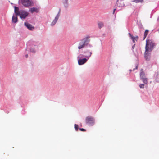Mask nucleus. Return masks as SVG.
<instances>
[{
    "mask_svg": "<svg viewBox=\"0 0 159 159\" xmlns=\"http://www.w3.org/2000/svg\"><path fill=\"white\" fill-rule=\"evenodd\" d=\"M86 52L87 54L83 55L82 54H80L77 57L78 63L79 65H82L86 63L90 57L92 52L90 50H88Z\"/></svg>",
    "mask_w": 159,
    "mask_h": 159,
    "instance_id": "nucleus-1",
    "label": "nucleus"
},
{
    "mask_svg": "<svg viewBox=\"0 0 159 159\" xmlns=\"http://www.w3.org/2000/svg\"><path fill=\"white\" fill-rule=\"evenodd\" d=\"M140 79L143 81L144 84H147L148 79L146 78V77L141 78Z\"/></svg>",
    "mask_w": 159,
    "mask_h": 159,
    "instance_id": "nucleus-16",
    "label": "nucleus"
},
{
    "mask_svg": "<svg viewBox=\"0 0 159 159\" xmlns=\"http://www.w3.org/2000/svg\"><path fill=\"white\" fill-rule=\"evenodd\" d=\"M149 32V30H146L144 32V38L143 39L144 40L145 38H146L147 34H148V33Z\"/></svg>",
    "mask_w": 159,
    "mask_h": 159,
    "instance_id": "nucleus-17",
    "label": "nucleus"
},
{
    "mask_svg": "<svg viewBox=\"0 0 159 159\" xmlns=\"http://www.w3.org/2000/svg\"><path fill=\"white\" fill-rule=\"evenodd\" d=\"M146 77L145 75L143 69H141L140 73V79Z\"/></svg>",
    "mask_w": 159,
    "mask_h": 159,
    "instance_id": "nucleus-11",
    "label": "nucleus"
},
{
    "mask_svg": "<svg viewBox=\"0 0 159 159\" xmlns=\"http://www.w3.org/2000/svg\"><path fill=\"white\" fill-rule=\"evenodd\" d=\"M155 46V44L151 40H147L145 46L146 51H151Z\"/></svg>",
    "mask_w": 159,
    "mask_h": 159,
    "instance_id": "nucleus-3",
    "label": "nucleus"
},
{
    "mask_svg": "<svg viewBox=\"0 0 159 159\" xmlns=\"http://www.w3.org/2000/svg\"><path fill=\"white\" fill-rule=\"evenodd\" d=\"M25 57L26 58H27L28 57V55L26 54L25 55Z\"/></svg>",
    "mask_w": 159,
    "mask_h": 159,
    "instance_id": "nucleus-28",
    "label": "nucleus"
},
{
    "mask_svg": "<svg viewBox=\"0 0 159 159\" xmlns=\"http://www.w3.org/2000/svg\"><path fill=\"white\" fill-rule=\"evenodd\" d=\"M128 34L129 37L131 38V39L132 40L133 43L135 42V40L137 41L138 39V36H136L135 37H134L130 33H129Z\"/></svg>",
    "mask_w": 159,
    "mask_h": 159,
    "instance_id": "nucleus-8",
    "label": "nucleus"
},
{
    "mask_svg": "<svg viewBox=\"0 0 159 159\" xmlns=\"http://www.w3.org/2000/svg\"><path fill=\"white\" fill-rule=\"evenodd\" d=\"M28 14L29 13L27 12L24 10H21L19 16L21 19H25Z\"/></svg>",
    "mask_w": 159,
    "mask_h": 159,
    "instance_id": "nucleus-6",
    "label": "nucleus"
},
{
    "mask_svg": "<svg viewBox=\"0 0 159 159\" xmlns=\"http://www.w3.org/2000/svg\"><path fill=\"white\" fill-rule=\"evenodd\" d=\"M119 0H117V4L119 7H122L124 5V4L123 2L121 1H120V3H119Z\"/></svg>",
    "mask_w": 159,
    "mask_h": 159,
    "instance_id": "nucleus-15",
    "label": "nucleus"
},
{
    "mask_svg": "<svg viewBox=\"0 0 159 159\" xmlns=\"http://www.w3.org/2000/svg\"><path fill=\"white\" fill-rule=\"evenodd\" d=\"M79 129L80 131H86V130L83 128H80Z\"/></svg>",
    "mask_w": 159,
    "mask_h": 159,
    "instance_id": "nucleus-22",
    "label": "nucleus"
},
{
    "mask_svg": "<svg viewBox=\"0 0 159 159\" xmlns=\"http://www.w3.org/2000/svg\"><path fill=\"white\" fill-rule=\"evenodd\" d=\"M89 36H87L81 40L78 45V48L80 50L84 48L87 45L90 41L89 39Z\"/></svg>",
    "mask_w": 159,
    "mask_h": 159,
    "instance_id": "nucleus-2",
    "label": "nucleus"
},
{
    "mask_svg": "<svg viewBox=\"0 0 159 159\" xmlns=\"http://www.w3.org/2000/svg\"><path fill=\"white\" fill-rule=\"evenodd\" d=\"M59 16V13L57 15L54 20L51 24V25L52 26L54 25L57 22Z\"/></svg>",
    "mask_w": 159,
    "mask_h": 159,
    "instance_id": "nucleus-9",
    "label": "nucleus"
},
{
    "mask_svg": "<svg viewBox=\"0 0 159 159\" xmlns=\"http://www.w3.org/2000/svg\"><path fill=\"white\" fill-rule=\"evenodd\" d=\"M116 9H114L113 10V14H114L115 12V10H116Z\"/></svg>",
    "mask_w": 159,
    "mask_h": 159,
    "instance_id": "nucleus-26",
    "label": "nucleus"
},
{
    "mask_svg": "<svg viewBox=\"0 0 159 159\" xmlns=\"http://www.w3.org/2000/svg\"><path fill=\"white\" fill-rule=\"evenodd\" d=\"M21 2L22 4L26 7L31 6L33 4L32 2L30 0H21Z\"/></svg>",
    "mask_w": 159,
    "mask_h": 159,
    "instance_id": "nucleus-4",
    "label": "nucleus"
},
{
    "mask_svg": "<svg viewBox=\"0 0 159 159\" xmlns=\"http://www.w3.org/2000/svg\"><path fill=\"white\" fill-rule=\"evenodd\" d=\"M14 7V12L15 13L16 15V16H19L20 13V11L19 10V8L18 7L15 6Z\"/></svg>",
    "mask_w": 159,
    "mask_h": 159,
    "instance_id": "nucleus-7",
    "label": "nucleus"
},
{
    "mask_svg": "<svg viewBox=\"0 0 159 159\" xmlns=\"http://www.w3.org/2000/svg\"><path fill=\"white\" fill-rule=\"evenodd\" d=\"M99 28H101L103 26V23L102 22H100L98 23Z\"/></svg>",
    "mask_w": 159,
    "mask_h": 159,
    "instance_id": "nucleus-18",
    "label": "nucleus"
},
{
    "mask_svg": "<svg viewBox=\"0 0 159 159\" xmlns=\"http://www.w3.org/2000/svg\"><path fill=\"white\" fill-rule=\"evenodd\" d=\"M148 52L149 51H146L145 50L144 53V57L146 60H148L150 58V56L149 55Z\"/></svg>",
    "mask_w": 159,
    "mask_h": 159,
    "instance_id": "nucleus-12",
    "label": "nucleus"
},
{
    "mask_svg": "<svg viewBox=\"0 0 159 159\" xmlns=\"http://www.w3.org/2000/svg\"><path fill=\"white\" fill-rule=\"evenodd\" d=\"M135 44H134L133 46H132V48L133 49H134V47Z\"/></svg>",
    "mask_w": 159,
    "mask_h": 159,
    "instance_id": "nucleus-27",
    "label": "nucleus"
},
{
    "mask_svg": "<svg viewBox=\"0 0 159 159\" xmlns=\"http://www.w3.org/2000/svg\"><path fill=\"white\" fill-rule=\"evenodd\" d=\"M139 87L140 88L143 89L144 88V84H140L139 85Z\"/></svg>",
    "mask_w": 159,
    "mask_h": 159,
    "instance_id": "nucleus-21",
    "label": "nucleus"
},
{
    "mask_svg": "<svg viewBox=\"0 0 159 159\" xmlns=\"http://www.w3.org/2000/svg\"><path fill=\"white\" fill-rule=\"evenodd\" d=\"M138 65H137L136 66V67H135V68H133V71H134L135 70V69H137V68H138Z\"/></svg>",
    "mask_w": 159,
    "mask_h": 159,
    "instance_id": "nucleus-23",
    "label": "nucleus"
},
{
    "mask_svg": "<svg viewBox=\"0 0 159 159\" xmlns=\"http://www.w3.org/2000/svg\"><path fill=\"white\" fill-rule=\"evenodd\" d=\"M30 52H35V51L34 49H31Z\"/></svg>",
    "mask_w": 159,
    "mask_h": 159,
    "instance_id": "nucleus-25",
    "label": "nucleus"
},
{
    "mask_svg": "<svg viewBox=\"0 0 159 159\" xmlns=\"http://www.w3.org/2000/svg\"><path fill=\"white\" fill-rule=\"evenodd\" d=\"M74 128H75V129L76 130V131H78V129H79L78 125L76 124H75Z\"/></svg>",
    "mask_w": 159,
    "mask_h": 159,
    "instance_id": "nucleus-19",
    "label": "nucleus"
},
{
    "mask_svg": "<svg viewBox=\"0 0 159 159\" xmlns=\"http://www.w3.org/2000/svg\"><path fill=\"white\" fill-rule=\"evenodd\" d=\"M86 122L87 124L93 125L94 123V118L91 116L87 117L86 118Z\"/></svg>",
    "mask_w": 159,
    "mask_h": 159,
    "instance_id": "nucleus-5",
    "label": "nucleus"
},
{
    "mask_svg": "<svg viewBox=\"0 0 159 159\" xmlns=\"http://www.w3.org/2000/svg\"><path fill=\"white\" fill-rule=\"evenodd\" d=\"M143 0H134V2L136 3L141 2Z\"/></svg>",
    "mask_w": 159,
    "mask_h": 159,
    "instance_id": "nucleus-20",
    "label": "nucleus"
},
{
    "mask_svg": "<svg viewBox=\"0 0 159 159\" xmlns=\"http://www.w3.org/2000/svg\"><path fill=\"white\" fill-rule=\"evenodd\" d=\"M132 71V70H130V71Z\"/></svg>",
    "mask_w": 159,
    "mask_h": 159,
    "instance_id": "nucleus-29",
    "label": "nucleus"
},
{
    "mask_svg": "<svg viewBox=\"0 0 159 159\" xmlns=\"http://www.w3.org/2000/svg\"><path fill=\"white\" fill-rule=\"evenodd\" d=\"M24 24L25 26L30 30H32L34 28V27L32 26L30 24L25 22Z\"/></svg>",
    "mask_w": 159,
    "mask_h": 159,
    "instance_id": "nucleus-10",
    "label": "nucleus"
},
{
    "mask_svg": "<svg viewBox=\"0 0 159 159\" xmlns=\"http://www.w3.org/2000/svg\"><path fill=\"white\" fill-rule=\"evenodd\" d=\"M18 19L17 16H16L13 15L12 17V21L13 22L16 23L17 22Z\"/></svg>",
    "mask_w": 159,
    "mask_h": 159,
    "instance_id": "nucleus-14",
    "label": "nucleus"
},
{
    "mask_svg": "<svg viewBox=\"0 0 159 159\" xmlns=\"http://www.w3.org/2000/svg\"><path fill=\"white\" fill-rule=\"evenodd\" d=\"M30 11L32 13L34 12H37L39 11V9L36 7H34L30 9Z\"/></svg>",
    "mask_w": 159,
    "mask_h": 159,
    "instance_id": "nucleus-13",
    "label": "nucleus"
},
{
    "mask_svg": "<svg viewBox=\"0 0 159 159\" xmlns=\"http://www.w3.org/2000/svg\"><path fill=\"white\" fill-rule=\"evenodd\" d=\"M88 50H87L86 51H84V55H86L87 54V53L86 52Z\"/></svg>",
    "mask_w": 159,
    "mask_h": 159,
    "instance_id": "nucleus-24",
    "label": "nucleus"
}]
</instances>
